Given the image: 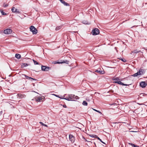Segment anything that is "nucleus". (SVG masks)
Segmentation results:
<instances>
[{"label": "nucleus", "instance_id": "obj_31", "mask_svg": "<svg viewBox=\"0 0 147 147\" xmlns=\"http://www.w3.org/2000/svg\"><path fill=\"white\" fill-rule=\"evenodd\" d=\"M97 139L99 140L100 141H101V140L97 136Z\"/></svg>", "mask_w": 147, "mask_h": 147}, {"label": "nucleus", "instance_id": "obj_40", "mask_svg": "<svg viewBox=\"0 0 147 147\" xmlns=\"http://www.w3.org/2000/svg\"><path fill=\"white\" fill-rule=\"evenodd\" d=\"M137 21V20H135V21Z\"/></svg>", "mask_w": 147, "mask_h": 147}, {"label": "nucleus", "instance_id": "obj_33", "mask_svg": "<svg viewBox=\"0 0 147 147\" xmlns=\"http://www.w3.org/2000/svg\"><path fill=\"white\" fill-rule=\"evenodd\" d=\"M121 60L123 62H125L126 61V60L125 59H124V60H123V59H121Z\"/></svg>", "mask_w": 147, "mask_h": 147}, {"label": "nucleus", "instance_id": "obj_10", "mask_svg": "<svg viewBox=\"0 0 147 147\" xmlns=\"http://www.w3.org/2000/svg\"><path fill=\"white\" fill-rule=\"evenodd\" d=\"M28 65L26 63H22L21 64V68H23Z\"/></svg>", "mask_w": 147, "mask_h": 147}, {"label": "nucleus", "instance_id": "obj_28", "mask_svg": "<svg viewBox=\"0 0 147 147\" xmlns=\"http://www.w3.org/2000/svg\"><path fill=\"white\" fill-rule=\"evenodd\" d=\"M15 13H20V12L19 11L18 9H16V12H15Z\"/></svg>", "mask_w": 147, "mask_h": 147}, {"label": "nucleus", "instance_id": "obj_34", "mask_svg": "<svg viewBox=\"0 0 147 147\" xmlns=\"http://www.w3.org/2000/svg\"><path fill=\"white\" fill-rule=\"evenodd\" d=\"M56 97H59V98H62L61 97H59L58 96V95H57V96H56Z\"/></svg>", "mask_w": 147, "mask_h": 147}, {"label": "nucleus", "instance_id": "obj_23", "mask_svg": "<svg viewBox=\"0 0 147 147\" xmlns=\"http://www.w3.org/2000/svg\"><path fill=\"white\" fill-rule=\"evenodd\" d=\"M61 26H59L57 27L55 29V30H59V29H60L61 28Z\"/></svg>", "mask_w": 147, "mask_h": 147}, {"label": "nucleus", "instance_id": "obj_13", "mask_svg": "<svg viewBox=\"0 0 147 147\" xmlns=\"http://www.w3.org/2000/svg\"><path fill=\"white\" fill-rule=\"evenodd\" d=\"M96 72L99 73L101 74H103L104 73V71H100L99 70H96L95 71Z\"/></svg>", "mask_w": 147, "mask_h": 147}, {"label": "nucleus", "instance_id": "obj_37", "mask_svg": "<svg viewBox=\"0 0 147 147\" xmlns=\"http://www.w3.org/2000/svg\"><path fill=\"white\" fill-rule=\"evenodd\" d=\"M84 139L85 140V141H86V142L88 141L87 140H86L84 138Z\"/></svg>", "mask_w": 147, "mask_h": 147}, {"label": "nucleus", "instance_id": "obj_9", "mask_svg": "<svg viewBox=\"0 0 147 147\" xmlns=\"http://www.w3.org/2000/svg\"><path fill=\"white\" fill-rule=\"evenodd\" d=\"M22 77L23 78L24 77H26V78H27V79H31V80H36L35 79H34L31 77H29L27 76L26 75H24V74L22 75Z\"/></svg>", "mask_w": 147, "mask_h": 147}, {"label": "nucleus", "instance_id": "obj_38", "mask_svg": "<svg viewBox=\"0 0 147 147\" xmlns=\"http://www.w3.org/2000/svg\"><path fill=\"white\" fill-rule=\"evenodd\" d=\"M2 114V112H0V115Z\"/></svg>", "mask_w": 147, "mask_h": 147}, {"label": "nucleus", "instance_id": "obj_24", "mask_svg": "<svg viewBox=\"0 0 147 147\" xmlns=\"http://www.w3.org/2000/svg\"><path fill=\"white\" fill-rule=\"evenodd\" d=\"M33 61L34 62V64H35V65H38V62H37L36 61L34 60H33Z\"/></svg>", "mask_w": 147, "mask_h": 147}, {"label": "nucleus", "instance_id": "obj_26", "mask_svg": "<svg viewBox=\"0 0 147 147\" xmlns=\"http://www.w3.org/2000/svg\"><path fill=\"white\" fill-rule=\"evenodd\" d=\"M138 76V73H136L132 75V76L134 77L136 76Z\"/></svg>", "mask_w": 147, "mask_h": 147}, {"label": "nucleus", "instance_id": "obj_14", "mask_svg": "<svg viewBox=\"0 0 147 147\" xmlns=\"http://www.w3.org/2000/svg\"><path fill=\"white\" fill-rule=\"evenodd\" d=\"M140 52V50H135L133 51L131 53H138Z\"/></svg>", "mask_w": 147, "mask_h": 147}, {"label": "nucleus", "instance_id": "obj_7", "mask_svg": "<svg viewBox=\"0 0 147 147\" xmlns=\"http://www.w3.org/2000/svg\"><path fill=\"white\" fill-rule=\"evenodd\" d=\"M69 139L72 142H74L75 140L74 137L72 135H69Z\"/></svg>", "mask_w": 147, "mask_h": 147}, {"label": "nucleus", "instance_id": "obj_32", "mask_svg": "<svg viewBox=\"0 0 147 147\" xmlns=\"http://www.w3.org/2000/svg\"><path fill=\"white\" fill-rule=\"evenodd\" d=\"M63 106L64 107H65V108L67 107V106H66V105H63Z\"/></svg>", "mask_w": 147, "mask_h": 147}, {"label": "nucleus", "instance_id": "obj_18", "mask_svg": "<svg viewBox=\"0 0 147 147\" xmlns=\"http://www.w3.org/2000/svg\"><path fill=\"white\" fill-rule=\"evenodd\" d=\"M89 136H90L91 137L93 138H97V136L95 135H94V134H90L89 135Z\"/></svg>", "mask_w": 147, "mask_h": 147}, {"label": "nucleus", "instance_id": "obj_35", "mask_svg": "<svg viewBox=\"0 0 147 147\" xmlns=\"http://www.w3.org/2000/svg\"><path fill=\"white\" fill-rule=\"evenodd\" d=\"M101 142H102V143H103L105 144V143L103 142L102 140H101V141H100Z\"/></svg>", "mask_w": 147, "mask_h": 147}, {"label": "nucleus", "instance_id": "obj_19", "mask_svg": "<svg viewBox=\"0 0 147 147\" xmlns=\"http://www.w3.org/2000/svg\"><path fill=\"white\" fill-rule=\"evenodd\" d=\"M82 104L84 105L87 106L88 105V103L85 101H84L82 102Z\"/></svg>", "mask_w": 147, "mask_h": 147}, {"label": "nucleus", "instance_id": "obj_6", "mask_svg": "<svg viewBox=\"0 0 147 147\" xmlns=\"http://www.w3.org/2000/svg\"><path fill=\"white\" fill-rule=\"evenodd\" d=\"M42 70V71H47L49 70V67L45 66H42L41 67Z\"/></svg>", "mask_w": 147, "mask_h": 147}, {"label": "nucleus", "instance_id": "obj_17", "mask_svg": "<svg viewBox=\"0 0 147 147\" xmlns=\"http://www.w3.org/2000/svg\"><path fill=\"white\" fill-rule=\"evenodd\" d=\"M129 144L134 147H139L138 146L136 145L133 144H132V143H129Z\"/></svg>", "mask_w": 147, "mask_h": 147}, {"label": "nucleus", "instance_id": "obj_15", "mask_svg": "<svg viewBox=\"0 0 147 147\" xmlns=\"http://www.w3.org/2000/svg\"><path fill=\"white\" fill-rule=\"evenodd\" d=\"M42 99V98L41 97H38L36 99V100L38 102L40 101Z\"/></svg>", "mask_w": 147, "mask_h": 147}, {"label": "nucleus", "instance_id": "obj_22", "mask_svg": "<svg viewBox=\"0 0 147 147\" xmlns=\"http://www.w3.org/2000/svg\"><path fill=\"white\" fill-rule=\"evenodd\" d=\"M92 109L93 110H94V111L101 114H102V113L100 112V111H98V110H96L95 109H93L92 108Z\"/></svg>", "mask_w": 147, "mask_h": 147}, {"label": "nucleus", "instance_id": "obj_29", "mask_svg": "<svg viewBox=\"0 0 147 147\" xmlns=\"http://www.w3.org/2000/svg\"><path fill=\"white\" fill-rule=\"evenodd\" d=\"M63 62H55V63H54L55 64H56V63H58V64H59V63H63Z\"/></svg>", "mask_w": 147, "mask_h": 147}, {"label": "nucleus", "instance_id": "obj_4", "mask_svg": "<svg viewBox=\"0 0 147 147\" xmlns=\"http://www.w3.org/2000/svg\"><path fill=\"white\" fill-rule=\"evenodd\" d=\"M99 33V31L98 28H96L92 30V34L93 35H96Z\"/></svg>", "mask_w": 147, "mask_h": 147}, {"label": "nucleus", "instance_id": "obj_25", "mask_svg": "<svg viewBox=\"0 0 147 147\" xmlns=\"http://www.w3.org/2000/svg\"><path fill=\"white\" fill-rule=\"evenodd\" d=\"M0 11L1 12L2 15H5L6 14L5 13L3 12L2 10H0Z\"/></svg>", "mask_w": 147, "mask_h": 147}, {"label": "nucleus", "instance_id": "obj_8", "mask_svg": "<svg viewBox=\"0 0 147 147\" xmlns=\"http://www.w3.org/2000/svg\"><path fill=\"white\" fill-rule=\"evenodd\" d=\"M140 85L141 87L143 88H144L146 87L147 84L145 82H142L140 83Z\"/></svg>", "mask_w": 147, "mask_h": 147}, {"label": "nucleus", "instance_id": "obj_12", "mask_svg": "<svg viewBox=\"0 0 147 147\" xmlns=\"http://www.w3.org/2000/svg\"><path fill=\"white\" fill-rule=\"evenodd\" d=\"M15 57L18 59H20L21 57L20 55L18 54H16L15 55Z\"/></svg>", "mask_w": 147, "mask_h": 147}, {"label": "nucleus", "instance_id": "obj_11", "mask_svg": "<svg viewBox=\"0 0 147 147\" xmlns=\"http://www.w3.org/2000/svg\"><path fill=\"white\" fill-rule=\"evenodd\" d=\"M137 73H138V75H140L143 74V71L142 69H140L139 70V71Z\"/></svg>", "mask_w": 147, "mask_h": 147}, {"label": "nucleus", "instance_id": "obj_20", "mask_svg": "<svg viewBox=\"0 0 147 147\" xmlns=\"http://www.w3.org/2000/svg\"><path fill=\"white\" fill-rule=\"evenodd\" d=\"M61 2L63 4L65 5H68V4H67L64 1H63V0H61Z\"/></svg>", "mask_w": 147, "mask_h": 147}, {"label": "nucleus", "instance_id": "obj_21", "mask_svg": "<svg viewBox=\"0 0 147 147\" xmlns=\"http://www.w3.org/2000/svg\"><path fill=\"white\" fill-rule=\"evenodd\" d=\"M39 123L41 125H42L43 126H45V127H47L48 126L47 125H46L45 124H44V123H43L42 122H39Z\"/></svg>", "mask_w": 147, "mask_h": 147}, {"label": "nucleus", "instance_id": "obj_3", "mask_svg": "<svg viewBox=\"0 0 147 147\" xmlns=\"http://www.w3.org/2000/svg\"><path fill=\"white\" fill-rule=\"evenodd\" d=\"M114 80H115V81L114 82L115 83H117L118 84H119L122 85L124 86H128L129 84H124L123 83L119 81V79L117 78H115Z\"/></svg>", "mask_w": 147, "mask_h": 147}, {"label": "nucleus", "instance_id": "obj_27", "mask_svg": "<svg viewBox=\"0 0 147 147\" xmlns=\"http://www.w3.org/2000/svg\"><path fill=\"white\" fill-rule=\"evenodd\" d=\"M8 5V4H5V3H4L3 4V6L4 7H7Z\"/></svg>", "mask_w": 147, "mask_h": 147}, {"label": "nucleus", "instance_id": "obj_1", "mask_svg": "<svg viewBox=\"0 0 147 147\" xmlns=\"http://www.w3.org/2000/svg\"><path fill=\"white\" fill-rule=\"evenodd\" d=\"M66 95V94H64L63 96V98H60L64 99L68 101H74L79 98L78 96H75L74 95L68 94L67 96H65Z\"/></svg>", "mask_w": 147, "mask_h": 147}, {"label": "nucleus", "instance_id": "obj_36", "mask_svg": "<svg viewBox=\"0 0 147 147\" xmlns=\"http://www.w3.org/2000/svg\"><path fill=\"white\" fill-rule=\"evenodd\" d=\"M52 95H54V96H57V95L55 94H52Z\"/></svg>", "mask_w": 147, "mask_h": 147}, {"label": "nucleus", "instance_id": "obj_5", "mask_svg": "<svg viewBox=\"0 0 147 147\" xmlns=\"http://www.w3.org/2000/svg\"><path fill=\"white\" fill-rule=\"evenodd\" d=\"M12 32V30L9 29H7L4 31V33L6 34H9Z\"/></svg>", "mask_w": 147, "mask_h": 147}, {"label": "nucleus", "instance_id": "obj_39", "mask_svg": "<svg viewBox=\"0 0 147 147\" xmlns=\"http://www.w3.org/2000/svg\"><path fill=\"white\" fill-rule=\"evenodd\" d=\"M68 61H67V63L68 64Z\"/></svg>", "mask_w": 147, "mask_h": 147}, {"label": "nucleus", "instance_id": "obj_16", "mask_svg": "<svg viewBox=\"0 0 147 147\" xmlns=\"http://www.w3.org/2000/svg\"><path fill=\"white\" fill-rule=\"evenodd\" d=\"M16 9L14 7H13L11 9V11L13 13H15V12H16Z\"/></svg>", "mask_w": 147, "mask_h": 147}, {"label": "nucleus", "instance_id": "obj_2", "mask_svg": "<svg viewBox=\"0 0 147 147\" xmlns=\"http://www.w3.org/2000/svg\"><path fill=\"white\" fill-rule=\"evenodd\" d=\"M30 30L31 31L33 34H36L37 33V30L33 26H31L30 28Z\"/></svg>", "mask_w": 147, "mask_h": 147}, {"label": "nucleus", "instance_id": "obj_30", "mask_svg": "<svg viewBox=\"0 0 147 147\" xmlns=\"http://www.w3.org/2000/svg\"><path fill=\"white\" fill-rule=\"evenodd\" d=\"M83 23L85 24H90V23H88V22H83Z\"/></svg>", "mask_w": 147, "mask_h": 147}]
</instances>
